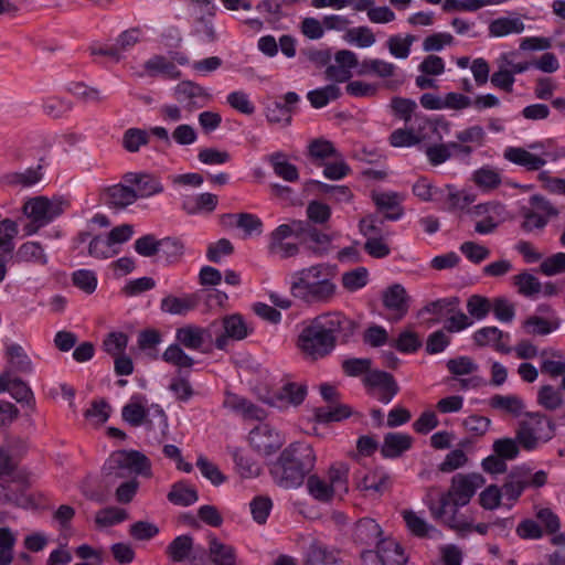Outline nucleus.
Segmentation results:
<instances>
[{"instance_id": "56", "label": "nucleus", "mask_w": 565, "mask_h": 565, "mask_svg": "<svg viewBox=\"0 0 565 565\" xmlns=\"http://www.w3.org/2000/svg\"><path fill=\"white\" fill-rule=\"evenodd\" d=\"M74 286L86 294H93L97 288V277L94 271L88 269H78L72 274Z\"/></svg>"}, {"instance_id": "6", "label": "nucleus", "mask_w": 565, "mask_h": 565, "mask_svg": "<svg viewBox=\"0 0 565 565\" xmlns=\"http://www.w3.org/2000/svg\"><path fill=\"white\" fill-rule=\"evenodd\" d=\"M298 345L306 358L318 360L327 356L335 347L334 339L326 335L310 322L300 333Z\"/></svg>"}, {"instance_id": "62", "label": "nucleus", "mask_w": 565, "mask_h": 565, "mask_svg": "<svg viewBox=\"0 0 565 565\" xmlns=\"http://www.w3.org/2000/svg\"><path fill=\"white\" fill-rule=\"evenodd\" d=\"M413 193L420 200L428 202L444 198L445 190L434 188L426 179H419L413 185Z\"/></svg>"}, {"instance_id": "46", "label": "nucleus", "mask_w": 565, "mask_h": 565, "mask_svg": "<svg viewBox=\"0 0 565 565\" xmlns=\"http://www.w3.org/2000/svg\"><path fill=\"white\" fill-rule=\"evenodd\" d=\"M110 415V406L105 399L94 401L84 413L85 418L94 426L106 423Z\"/></svg>"}, {"instance_id": "41", "label": "nucleus", "mask_w": 565, "mask_h": 565, "mask_svg": "<svg viewBox=\"0 0 565 565\" xmlns=\"http://www.w3.org/2000/svg\"><path fill=\"white\" fill-rule=\"evenodd\" d=\"M492 307L493 305L491 300L480 295H472L467 300V311L469 313V319H484L492 310Z\"/></svg>"}, {"instance_id": "5", "label": "nucleus", "mask_w": 565, "mask_h": 565, "mask_svg": "<svg viewBox=\"0 0 565 565\" xmlns=\"http://www.w3.org/2000/svg\"><path fill=\"white\" fill-rule=\"evenodd\" d=\"M150 468L148 458L139 451H115L103 466L105 477L116 480L145 473Z\"/></svg>"}, {"instance_id": "28", "label": "nucleus", "mask_w": 565, "mask_h": 565, "mask_svg": "<svg viewBox=\"0 0 565 565\" xmlns=\"http://www.w3.org/2000/svg\"><path fill=\"white\" fill-rule=\"evenodd\" d=\"M209 554L214 565H235L236 554L231 545L220 542L216 537L210 540Z\"/></svg>"}, {"instance_id": "2", "label": "nucleus", "mask_w": 565, "mask_h": 565, "mask_svg": "<svg viewBox=\"0 0 565 565\" xmlns=\"http://www.w3.org/2000/svg\"><path fill=\"white\" fill-rule=\"evenodd\" d=\"M334 274L326 264L296 271L290 286L295 298L307 305L327 303L335 295Z\"/></svg>"}, {"instance_id": "42", "label": "nucleus", "mask_w": 565, "mask_h": 565, "mask_svg": "<svg viewBox=\"0 0 565 565\" xmlns=\"http://www.w3.org/2000/svg\"><path fill=\"white\" fill-rule=\"evenodd\" d=\"M348 476L349 468L347 465L340 463L338 466H332L329 470V486H332L333 493H348Z\"/></svg>"}, {"instance_id": "3", "label": "nucleus", "mask_w": 565, "mask_h": 565, "mask_svg": "<svg viewBox=\"0 0 565 565\" xmlns=\"http://www.w3.org/2000/svg\"><path fill=\"white\" fill-rule=\"evenodd\" d=\"M140 395H134L130 402L122 407L121 417L132 427L146 425L148 430H158L160 435L158 441H161V439L166 438L168 435V417L164 411L158 405L147 409Z\"/></svg>"}, {"instance_id": "45", "label": "nucleus", "mask_w": 565, "mask_h": 565, "mask_svg": "<svg viewBox=\"0 0 565 565\" xmlns=\"http://www.w3.org/2000/svg\"><path fill=\"white\" fill-rule=\"evenodd\" d=\"M514 284L519 292L525 297H535L542 292V284L535 276L529 273L514 276Z\"/></svg>"}, {"instance_id": "53", "label": "nucleus", "mask_w": 565, "mask_h": 565, "mask_svg": "<svg viewBox=\"0 0 565 565\" xmlns=\"http://www.w3.org/2000/svg\"><path fill=\"white\" fill-rule=\"evenodd\" d=\"M166 263L173 264L180 259L183 254V244L175 238L166 237L160 239V253Z\"/></svg>"}, {"instance_id": "20", "label": "nucleus", "mask_w": 565, "mask_h": 565, "mask_svg": "<svg viewBox=\"0 0 565 565\" xmlns=\"http://www.w3.org/2000/svg\"><path fill=\"white\" fill-rule=\"evenodd\" d=\"M382 300L387 310L396 313L395 320H399L407 313L411 298L402 285L394 284L383 290Z\"/></svg>"}, {"instance_id": "15", "label": "nucleus", "mask_w": 565, "mask_h": 565, "mask_svg": "<svg viewBox=\"0 0 565 565\" xmlns=\"http://www.w3.org/2000/svg\"><path fill=\"white\" fill-rule=\"evenodd\" d=\"M100 199L110 209L125 210L137 201V192L130 184L117 183L104 188Z\"/></svg>"}, {"instance_id": "18", "label": "nucleus", "mask_w": 565, "mask_h": 565, "mask_svg": "<svg viewBox=\"0 0 565 565\" xmlns=\"http://www.w3.org/2000/svg\"><path fill=\"white\" fill-rule=\"evenodd\" d=\"M529 472L530 470L525 467H516L509 473L501 489L497 487V508L501 505L503 498H507L510 502L518 500L526 486L523 478Z\"/></svg>"}, {"instance_id": "52", "label": "nucleus", "mask_w": 565, "mask_h": 565, "mask_svg": "<svg viewBox=\"0 0 565 565\" xmlns=\"http://www.w3.org/2000/svg\"><path fill=\"white\" fill-rule=\"evenodd\" d=\"M373 199H374V202H375L376 206L379 209H381V210H387V211L388 210H396L393 213H386L384 215L385 220L396 221V220H398L402 216L403 211H402V209L397 204L396 194H393V193H381V194L374 195Z\"/></svg>"}, {"instance_id": "39", "label": "nucleus", "mask_w": 565, "mask_h": 565, "mask_svg": "<svg viewBox=\"0 0 565 565\" xmlns=\"http://www.w3.org/2000/svg\"><path fill=\"white\" fill-rule=\"evenodd\" d=\"M537 403L547 411H555L563 405L564 399L559 390L543 385L537 392Z\"/></svg>"}, {"instance_id": "47", "label": "nucleus", "mask_w": 565, "mask_h": 565, "mask_svg": "<svg viewBox=\"0 0 565 565\" xmlns=\"http://www.w3.org/2000/svg\"><path fill=\"white\" fill-rule=\"evenodd\" d=\"M236 469L238 473L244 478H253L257 477L260 473V467L250 459L248 456L244 455L242 451L235 449L232 452Z\"/></svg>"}, {"instance_id": "36", "label": "nucleus", "mask_w": 565, "mask_h": 565, "mask_svg": "<svg viewBox=\"0 0 565 565\" xmlns=\"http://www.w3.org/2000/svg\"><path fill=\"white\" fill-rule=\"evenodd\" d=\"M6 354L18 372L30 373L32 371V362L20 344L12 343L7 345Z\"/></svg>"}, {"instance_id": "11", "label": "nucleus", "mask_w": 565, "mask_h": 565, "mask_svg": "<svg viewBox=\"0 0 565 565\" xmlns=\"http://www.w3.org/2000/svg\"><path fill=\"white\" fill-rule=\"evenodd\" d=\"M284 438L267 424L255 427L249 433L252 447L264 456H270L281 448Z\"/></svg>"}, {"instance_id": "29", "label": "nucleus", "mask_w": 565, "mask_h": 565, "mask_svg": "<svg viewBox=\"0 0 565 565\" xmlns=\"http://www.w3.org/2000/svg\"><path fill=\"white\" fill-rule=\"evenodd\" d=\"M445 190V199L448 203L449 211H463L476 201V195L467 190H458L456 186L448 184Z\"/></svg>"}, {"instance_id": "1", "label": "nucleus", "mask_w": 565, "mask_h": 565, "mask_svg": "<svg viewBox=\"0 0 565 565\" xmlns=\"http://www.w3.org/2000/svg\"><path fill=\"white\" fill-rule=\"evenodd\" d=\"M484 483L486 479L480 473H457L451 478L448 490L440 494L438 502L433 499L435 487L427 489L425 502L436 521L454 530H467L471 526L470 521L459 509L467 505Z\"/></svg>"}, {"instance_id": "17", "label": "nucleus", "mask_w": 565, "mask_h": 565, "mask_svg": "<svg viewBox=\"0 0 565 565\" xmlns=\"http://www.w3.org/2000/svg\"><path fill=\"white\" fill-rule=\"evenodd\" d=\"M280 457L286 462L301 469L305 475H308L315 467L316 456L311 445L307 443H292L282 450Z\"/></svg>"}, {"instance_id": "8", "label": "nucleus", "mask_w": 565, "mask_h": 565, "mask_svg": "<svg viewBox=\"0 0 565 565\" xmlns=\"http://www.w3.org/2000/svg\"><path fill=\"white\" fill-rule=\"evenodd\" d=\"M541 149H543V146L539 142L531 143L529 150L519 147H510L504 151L503 156L510 162L524 167L529 171H539L546 164V158L551 156L546 151L539 153L531 152V150L539 151Z\"/></svg>"}, {"instance_id": "54", "label": "nucleus", "mask_w": 565, "mask_h": 565, "mask_svg": "<svg viewBox=\"0 0 565 565\" xmlns=\"http://www.w3.org/2000/svg\"><path fill=\"white\" fill-rule=\"evenodd\" d=\"M344 40L350 43H356L360 47H369L375 43V35L367 26H358L349 29Z\"/></svg>"}, {"instance_id": "38", "label": "nucleus", "mask_w": 565, "mask_h": 565, "mask_svg": "<svg viewBox=\"0 0 565 565\" xmlns=\"http://www.w3.org/2000/svg\"><path fill=\"white\" fill-rule=\"evenodd\" d=\"M307 489L310 495L320 502H329L334 495L332 486L316 475L308 478Z\"/></svg>"}, {"instance_id": "25", "label": "nucleus", "mask_w": 565, "mask_h": 565, "mask_svg": "<svg viewBox=\"0 0 565 565\" xmlns=\"http://www.w3.org/2000/svg\"><path fill=\"white\" fill-rule=\"evenodd\" d=\"M174 96L178 102H188L190 108L195 106L196 98H204L209 100L211 95L202 86L191 82L183 81L179 83L174 88Z\"/></svg>"}, {"instance_id": "23", "label": "nucleus", "mask_w": 565, "mask_h": 565, "mask_svg": "<svg viewBox=\"0 0 565 565\" xmlns=\"http://www.w3.org/2000/svg\"><path fill=\"white\" fill-rule=\"evenodd\" d=\"M199 303V297L194 294L184 297L167 296L161 300V310L170 315L183 316L193 310Z\"/></svg>"}, {"instance_id": "10", "label": "nucleus", "mask_w": 565, "mask_h": 565, "mask_svg": "<svg viewBox=\"0 0 565 565\" xmlns=\"http://www.w3.org/2000/svg\"><path fill=\"white\" fill-rule=\"evenodd\" d=\"M218 327L216 321L210 323L206 328L193 324L185 326L177 329L175 339L179 342L178 344L190 350L199 351L205 342H212L214 340V334L217 333Z\"/></svg>"}, {"instance_id": "4", "label": "nucleus", "mask_w": 565, "mask_h": 565, "mask_svg": "<svg viewBox=\"0 0 565 565\" xmlns=\"http://www.w3.org/2000/svg\"><path fill=\"white\" fill-rule=\"evenodd\" d=\"M64 201L60 199H47L46 196H35L28 200L22 212L29 222L23 231L26 236L38 233L42 227L54 221L64 212Z\"/></svg>"}, {"instance_id": "34", "label": "nucleus", "mask_w": 565, "mask_h": 565, "mask_svg": "<svg viewBox=\"0 0 565 565\" xmlns=\"http://www.w3.org/2000/svg\"><path fill=\"white\" fill-rule=\"evenodd\" d=\"M145 68L152 76L157 74H163L170 78H177L180 76V71L177 68L174 63L168 61L161 55H156L148 60L145 64Z\"/></svg>"}, {"instance_id": "49", "label": "nucleus", "mask_w": 565, "mask_h": 565, "mask_svg": "<svg viewBox=\"0 0 565 565\" xmlns=\"http://www.w3.org/2000/svg\"><path fill=\"white\" fill-rule=\"evenodd\" d=\"M403 516L408 530L417 536H430L431 532H437L433 525L413 511H404Z\"/></svg>"}, {"instance_id": "51", "label": "nucleus", "mask_w": 565, "mask_h": 565, "mask_svg": "<svg viewBox=\"0 0 565 565\" xmlns=\"http://www.w3.org/2000/svg\"><path fill=\"white\" fill-rule=\"evenodd\" d=\"M416 41L415 35H406L405 38H401L398 35H393L387 41V46L390 53L397 58H406L409 55L411 46L413 42Z\"/></svg>"}, {"instance_id": "12", "label": "nucleus", "mask_w": 565, "mask_h": 565, "mask_svg": "<svg viewBox=\"0 0 565 565\" xmlns=\"http://www.w3.org/2000/svg\"><path fill=\"white\" fill-rule=\"evenodd\" d=\"M167 554L174 563L189 561L193 565H201L204 550L195 548L190 535H179L167 546Z\"/></svg>"}, {"instance_id": "59", "label": "nucleus", "mask_w": 565, "mask_h": 565, "mask_svg": "<svg viewBox=\"0 0 565 565\" xmlns=\"http://www.w3.org/2000/svg\"><path fill=\"white\" fill-rule=\"evenodd\" d=\"M367 282V270L359 267L342 275V285L349 291L363 288Z\"/></svg>"}, {"instance_id": "27", "label": "nucleus", "mask_w": 565, "mask_h": 565, "mask_svg": "<svg viewBox=\"0 0 565 565\" xmlns=\"http://www.w3.org/2000/svg\"><path fill=\"white\" fill-rule=\"evenodd\" d=\"M376 548L385 565H405L407 563L402 546L394 540H380Z\"/></svg>"}, {"instance_id": "40", "label": "nucleus", "mask_w": 565, "mask_h": 565, "mask_svg": "<svg viewBox=\"0 0 565 565\" xmlns=\"http://www.w3.org/2000/svg\"><path fill=\"white\" fill-rule=\"evenodd\" d=\"M162 359L164 362L178 366L179 369H190L194 364V360L188 355L178 343L169 345L163 352Z\"/></svg>"}, {"instance_id": "7", "label": "nucleus", "mask_w": 565, "mask_h": 565, "mask_svg": "<svg viewBox=\"0 0 565 565\" xmlns=\"http://www.w3.org/2000/svg\"><path fill=\"white\" fill-rule=\"evenodd\" d=\"M311 322L326 335L333 338L334 343H337L338 337L347 342L355 329L354 322L338 311L320 315Z\"/></svg>"}, {"instance_id": "61", "label": "nucleus", "mask_w": 565, "mask_h": 565, "mask_svg": "<svg viewBox=\"0 0 565 565\" xmlns=\"http://www.w3.org/2000/svg\"><path fill=\"white\" fill-rule=\"evenodd\" d=\"M451 147H457V142L439 143L429 146L426 149V156L433 166L446 162L452 154Z\"/></svg>"}, {"instance_id": "14", "label": "nucleus", "mask_w": 565, "mask_h": 565, "mask_svg": "<svg viewBox=\"0 0 565 565\" xmlns=\"http://www.w3.org/2000/svg\"><path fill=\"white\" fill-rule=\"evenodd\" d=\"M307 394V387L303 384L288 382L270 396L263 398L269 406L285 408L289 405H300Z\"/></svg>"}, {"instance_id": "30", "label": "nucleus", "mask_w": 565, "mask_h": 565, "mask_svg": "<svg viewBox=\"0 0 565 565\" xmlns=\"http://www.w3.org/2000/svg\"><path fill=\"white\" fill-rule=\"evenodd\" d=\"M199 499L198 491L190 484L179 481L171 487L168 500L177 505L188 507Z\"/></svg>"}, {"instance_id": "57", "label": "nucleus", "mask_w": 565, "mask_h": 565, "mask_svg": "<svg viewBox=\"0 0 565 565\" xmlns=\"http://www.w3.org/2000/svg\"><path fill=\"white\" fill-rule=\"evenodd\" d=\"M522 327L527 334L546 335L551 333L557 326L553 327L545 318L539 316H530L523 321Z\"/></svg>"}, {"instance_id": "16", "label": "nucleus", "mask_w": 565, "mask_h": 565, "mask_svg": "<svg viewBox=\"0 0 565 565\" xmlns=\"http://www.w3.org/2000/svg\"><path fill=\"white\" fill-rule=\"evenodd\" d=\"M122 181L136 186L137 200L150 198L164 191L160 179L146 172H127L122 175Z\"/></svg>"}, {"instance_id": "35", "label": "nucleus", "mask_w": 565, "mask_h": 565, "mask_svg": "<svg viewBox=\"0 0 565 565\" xmlns=\"http://www.w3.org/2000/svg\"><path fill=\"white\" fill-rule=\"evenodd\" d=\"M19 227L15 221L4 218L0 222V254L10 255L14 248L13 238L18 235Z\"/></svg>"}, {"instance_id": "43", "label": "nucleus", "mask_w": 565, "mask_h": 565, "mask_svg": "<svg viewBox=\"0 0 565 565\" xmlns=\"http://www.w3.org/2000/svg\"><path fill=\"white\" fill-rule=\"evenodd\" d=\"M552 355L558 360H543L541 363L542 373H546L552 377L563 375L565 373V360L559 351L553 349H545L541 352V356Z\"/></svg>"}, {"instance_id": "31", "label": "nucleus", "mask_w": 565, "mask_h": 565, "mask_svg": "<svg viewBox=\"0 0 565 565\" xmlns=\"http://www.w3.org/2000/svg\"><path fill=\"white\" fill-rule=\"evenodd\" d=\"M338 552L328 550L327 546L312 543L307 552L305 565H331L338 562Z\"/></svg>"}, {"instance_id": "32", "label": "nucleus", "mask_w": 565, "mask_h": 565, "mask_svg": "<svg viewBox=\"0 0 565 565\" xmlns=\"http://www.w3.org/2000/svg\"><path fill=\"white\" fill-rule=\"evenodd\" d=\"M17 258L19 262L34 263L42 266L47 264V256L38 242L23 243L17 252Z\"/></svg>"}, {"instance_id": "21", "label": "nucleus", "mask_w": 565, "mask_h": 565, "mask_svg": "<svg viewBox=\"0 0 565 565\" xmlns=\"http://www.w3.org/2000/svg\"><path fill=\"white\" fill-rule=\"evenodd\" d=\"M19 460L0 448V479L14 482L22 488L29 484V472L18 467Z\"/></svg>"}, {"instance_id": "22", "label": "nucleus", "mask_w": 565, "mask_h": 565, "mask_svg": "<svg viewBox=\"0 0 565 565\" xmlns=\"http://www.w3.org/2000/svg\"><path fill=\"white\" fill-rule=\"evenodd\" d=\"M413 444V437L402 433H387L381 447L384 458L393 459L402 456Z\"/></svg>"}, {"instance_id": "44", "label": "nucleus", "mask_w": 565, "mask_h": 565, "mask_svg": "<svg viewBox=\"0 0 565 565\" xmlns=\"http://www.w3.org/2000/svg\"><path fill=\"white\" fill-rule=\"evenodd\" d=\"M117 253L118 250L111 246L108 237L104 238L100 235H96L89 241L88 254L94 258L107 259Z\"/></svg>"}, {"instance_id": "26", "label": "nucleus", "mask_w": 565, "mask_h": 565, "mask_svg": "<svg viewBox=\"0 0 565 565\" xmlns=\"http://www.w3.org/2000/svg\"><path fill=\"white\" fill-rule=\"evenodd\" d=\"M381 534L382 530L373 519L364 518L355 524L354 537L361 544L371 545L375 543L377 545Z\"/></svg>"}, {"instance_id": "64", "label": "nucleus", "mask_w": 565, "mask_h": 565, "mask_svg": "<svg viewBox=\"0 0 565 565\" xmlns=\"http://www.w3.org/2000/svg\"><path fill=\"white\" fill-rule=\"evenodd\" d=\"M135 250L143 257H152L160 253V239L154 235L147 234L135 242Z\"/></svg>"}, {"instance_id": "19", "label": "nucleus", "mask_w": 565, "mask_h": 565, "mask_svg": "<svg viewBox=\"0 0 565 565\" xmlns=\"http://www.w3.org/2000/svg\"><path fill=\"white\" fill-rule=\"evenodd\" d=\"M271 475L275 482L282 488L290 489L297 488L302 484L305 475L301 469L286 462L282 457L279 456L278 460L271 468Z\"/></svg>"}, {"instance_id": "37", "label": "nucleus", "mask_w": 565, "mask_h": 565, "mask_svg": "<svg viewBox=\"0 0 565 565\" xmlns=\"http://www.w3.org/2000/svg\"><path fill=\"white\" fill-rule=\"evenodd\" d=\"M351 415L350 407L347 405H329L315 409V417L320 423L339 422Z\"/></svg>"}, {"instance_id": "48", "label": "nucleus", "mask_w": 565, "mask_h": 565, "mask_svg": "<svg viewBox=\"0 0 565 565\" xmlns=\"http://www.w3.org/2000/svg\"><path fill=\"white\" fill-rule=\"evenodd\" d=\"M148 142V132L139 128H129L122 136V146L129 152L139 151L140 147L147 145Z\"/></svg>"}, {"instance_id": "63", "label": "nucleus", "mask_w": 565, "mask_h": 565, "mask_svg": "<svg viewBox=\"0 0 565 565\" xmlns=\"http://www.w3.org/2000/svg\"><path fill=\"white\" fill-rule=\"evenodd\" d=\"M497 408L505 412L512 417H519L523 414L525 406L523 401L515 395H497Z\"/></svg>"}, {"instance_id": "50", "label": "nucleus", "mask_w": 565, "mask_h": 565, "mask_svg": "<svg viewBox=\"0 0 565 565\" xmlns=\"http://www.w3.org/2000/svg\"><path fill=\"white\" fill-rule=\"evenodd\" d=\"M127 519V513L122 509L106 508L97 512L95 523L98 527H107L122 522Z\"/></svg>"}, {"instance_id": "58", "label": "nucleus", "mask_w": 565, "mask_h": 565, "mask_svg": "<svg viewBox=\"0 0 565 565\" xmlns=\"http://www.w3.org/2000/svg\"><path fill=\"white\" fill-rule=\"evenodd\" d=\"M524 28V23L519 17L497 18V38L520 34Z\"/></svg>"}, {"instance_id": "33", "label": "nucleus", "mask_w": 565, "mask_h": 565, "mask_svg": "<svg viewBox=\"0 0 565 565\" xmlns=\"http://www.w3.org/2000/svg\"><path fill=\"white\" fill-rule=\"evenodd\" d=\"M341 96V89L334 84L327 85L321 88L310 90L307 98L313 108H322L331 100H335Z\"/></svg>"}, {"instance_id": "60", "label": "nucleus", "mask_w": 565, "mask_h": 565, "mask_svg": "<svg viewBox=\"0 0 565 565\" xmlns=\"http://www.w3.org/2000/svg\"><path fill=\"white\" fill-rule=\"evenodd\" d=\"M309 154L315 160H324L328 158H338L339 153L333 145L324 139L313 140L309 147Z\"/></svg>"}, {"instance_id": "24", "label": "nucleus", "mask_w": 565, "mask_h": 565, "mask_svg": "<svg viewBox=\"0 0 565 565\" xmlns=\"http://www.w3.org/2000/svg\"><path fill=\"white\" fill-rule=\"evenodd\" d=\"M275 174L287 182H296L299 179V172L295 164L288 162L287 154L277 151L267 157Z\"/></svg>"}, {"instance_id": "13", "label": "nucleus", "mask_w": 565, "mask_h": 565, "mask_svg": "<svg viewBox=\"0 0 565 565\" xmlns=\"http://www.w3.org/2000/svg\"><path fill=\"white\" fill-rule=\"evenodd\" d=\"M527 415L530 417H532L533 419H535V426H532L527 423H522L520 428L516 431L515 439H516L518 444H520L525 450H534L539 446V443L541 440L547 441V440L552 439L553 431H554V424L551 420H548L547 422L548 433H546L545 435H541V434H539V430H540L539 426L543 423L544 416H542L539 413L527 414Z\"/></svg>"}, {"instance_id": "9", "label": "nucleus", "mask_w": 565, "mask_h": 565, "mask_svg": "<svg viewBox=\"0 0 565 565\" xmlns=\"http://www.w3.org/2000/svg\"><path fill=\"white\" fill-rule=\"evenodd\" d=\"M218 323L217 333L214 334V343L218 350H225L231 340L239 341L247 337L249 329L239 315H231Z\"/></svg>"}, {"instance_id": "55", "label": "nucleus", "mask_w": 565, "mask_h": 565, "mask_svg": "<svg viewBox=\"0 0 565 565\" xmlns=\"http://www.w3.org/2000/svg\"><path fill=\"white\" fill-rule=\"evenodd\" d=\"M128 344V337L122 332L109 333L103 342V348L113 358L124 354Z\"/></svg>"}]
</instances>
